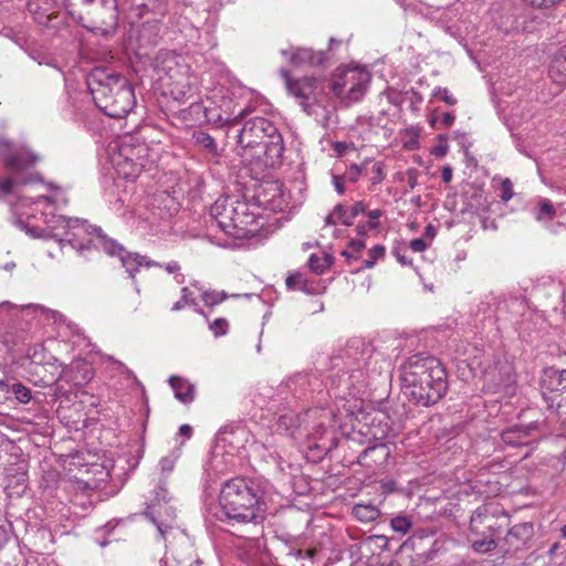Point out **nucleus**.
Here are the masks:
<instances>
[{
  "label": "nucleus",
  "mask_w": 566,
  "mask_h": 566,
  "mask_svg": "<svg viewBox=\"0 0 566 566\" xmlns=\"http://www.w3.org/2000/svg\"><path fill=\"white\" fill-rule=\"evenodd\" d=\"M237 138L238 155L243 163L264 168L282 164L283 137L270 119L260 116L248 119Z\"/></svg>",
  "instance_id": "obj_2"
},
{
  "label": "nucleus",
  "mask_w": 566,
  "mask_h": 566,
  "mask_svg": "<svg viewBox=\"0 0 566 566\" xmlns=\"http://www.w3.org/2000/svg\"><path fill=\"white\" fill-rule=\"evenodd\" d=\"M168 273H176L180 270V264L177 261H171L165 265Z\"/></svg>",
  "instance_id": "obj_62"
},
{
  "label": "nucleus",
  "mask_w": 566,
  "mask_h": 566,
  "mask_svg": "<svg viewBox=\"0 0 566 566\" xmlns=\"http://www.w3.org/2000/svg\"><path fill=\"white\" fill-rule=\"evenodd\" d=\"M112 363L114 366L113 367L114 370L118 371L122 375H125L126 378L136 379L134 373L129 368H127L123 363L115 360V359H113Z\"/></svg>",
  "instance_id": "obj_49"
},
{
  "label": "nucleus",
  "mask_w": 566,
  "mask_h": 566,
  "mask_svg": "<svg viewBox=\"0 0 566 566\" xmlns=\"http://www.w3.org/2000/svg\"><path fill=\"white\" fill-rule=\"evenodd\" d=\"M369 81L370 75L367 71L358 67L348 69L335 75L332 91L345 105H349L361 99Z\"/></svg>",
  "instance_id": "obj_10"
},
{
  "label": "nucleus",
  "mask_w": 566,
  "mask_h": 566,
  "mask_svg": "<svg viewBox=\"0 0 566 566\" xmlns=\"http://www.w3.org/2000/svg\"><path fill=\"white\" fill-rule=\"evenodd\" d=\"M113 252H105L111 256H117L122 265L126 269L132 277L135 276V273L139 269V260H143L142 255L138 253H130L125 250V248L115 241V247L112 249Z\"/></svg>",
  "instance_id": "obj_21"
},
{
  "label": "nucleus",
  "mask_w": 566,
  "mask_h": 566,
  "mask_svg": "<svg viewBox=\"0 0 566 566\" xmlns=\"http://www.w3.org/2000/svg\"><path fill=\"white\" fill-rule=\"evenodd\" d=\"M325 226H334L336 224L337 222V216L335 214V210L333 209V211L326 216L325 220Z\"/></svg>",
  "instance_id": "obj_63"
},
{
  "label": "nucleus",
  "mask_w": 566,
  "mask_h": 566,
  "mask_svg": "<svg viewBox=\"0 0 566 566\" xmlns=\"http://www.w3.org/2000/svg\"><path fill=\"white\" fill-rule=\"evenodd\" d=\"M370 163V160H365L361 165H350L343 175L346 181L355 184L364 172L367 174V166Z\"/></svg>",
  "instance_id": "obj_32"
},
{
  "label": "nucleus",
  "mask_w": 566,
  "mask_h": 566,
  "mask_svg": "<svg viewBox=\"0 0 566 566\" xmlns=\"http://www.w3.org/2000/svg\"><path fill=\"white\" fill-rule=\"evenodd\" d=\"M332 264V256L325 255V256H318L317 254L313 253L311 254L308 259V266L311 271H313L316 274H322L325 272L327 268Z\"/></svg>",
  "instance_id": "obj_28"
},
{
  "label": "nucleus",
  "mask_w": 566,
  "mask_h": 566,
  "mask_svg": "<svg viewBox=\"0 0 566 566\" xmlns=\"http://www.w3.org/2000/svg\"><path fill=\"white\" fill-rule=\"evenodd\" d=\"M0 154L4 156V167L12 172H22L34 167L40 156L28 147L13 148L11 140L0 137Z\"/></svg>",
  "instance_id": "obj_13"
},
{
  "label": "nucleus",
  "mask_w": 566,
  "mask_h": 566,
  "mask_svg": "<svg viewBox=\"0 0 566 566\" xmlns=\"http://www.w3.org/2000/svg\"><path fill=\"white\" fill-rule=\"evenodd\" d=\"M169 385L174 389L175 397L182 403H190L195 399V385L178 376L169 378Z\"/></svg>",
  "instance_id": "obj_22"
},
{
  "label": "nucleus",
  "mask_w": 566,
  "mask_h": 566,
  "mask_svg": "<svg viewBox=\"0 0 566 566\" xmlns=\"http://www.w3.org/2000/svg\"><path fill=\"white\" fill-rule=\"evenodd\" d=\"M211 217L216 226L231 237H244L250 231L248 226L255 221L249 203L237 198L218 199L211 207Z\"/></svg>",
  "instance_id": "obj_6"
},
{
  "label": "nucleus",
  "mask_w": 566,
  "mask_h": 566,
  "mask_svg": "<svg viewBox=\"0 0 566 566\" xmlns=\"http://www.w3.org/2000/svg\"><path fill=\"white\" fill-rule=\"evenodd\" d=\"M353 515L360 522L369 523L377 520L380 512L371 504H356L353 507Z\"/></svg>",
  "instance_id": "obj_25"
},
{
  "label": "nucleus",
  "mask_w": 566,
  "mask_h": 566,
  "mask_svg": "<svg viewBox=\"0 0 566 566\" xmlns=\"http://www.w3.org/2000/svg\"><path fill=\"white\" fill-rule=\"evenodd\" d=\"M333 185L335 187V190L337 191L338 195H344L345 193V182H346V179L345 177L342 175H333Z\"/></svg>",
  "instance_id": "obj_51"
},
{
  "label": "nucleus",
  "mask_w": 566,
  "mask_h": 566,
  "mask_svg": "<svg viewBox=\"0 0 566 566\" xmlns=\"http://www.w3.org/2000/svg\"><path fill=\"white\" fill-rule=\"evenodd\" d=\"M433 96L440 97L448 105L452 106L457 104V98L449 93L448 88L437 87L433 91Z\"/></svg>",
  "instance_id": "obj_45"
},
{
  "label": "nucleus",
  "mask_w": 566,
  "mask_h": 566,
  "mask_svg": "<svg viewBox=\"0 0 566 566\" xmlns=\"http://www.w3.org/2000/svg\"><path fill=\"white\" fill-rule=\"evenodd\" d=\"M506 513L493 503L479 506L471 515L469 530L472 539L471 547L476 553H489L496 548L495 537L501 533L507 522Z\"/></svg>",
  "instance_id": "obj_5"
},
{
  "label": "nucleus",
  "mask_w": 566,
  "mask_h": 566,
  "mask_svg": "<svg viewBox=\"0 0 566 566\" xmlns=\"http://www.w3.org/2000/svg\"><path fill=\"white\" fill-rule=\"evenodd\" d=\"M500 188H501L500 197H501L502 201L507 202L509 200H511L513 198V196H514L513 184L510 178L502 179Z\"/></svg>",
  "instance_id": "obj_43"
},
{
  "label": "nucleus",
  "mask_w": 566,
  "mask_h": 566,
  "mask_svg": "<svg viewBox=\"0 0 566 566\" xmlns=\"http://www.w3.org/2000/svg\"><path fill=\"white\" fill-rule=\"evenodd\" d=\"M298 427V418L294 413H285L279 417L277 428L290 430Z\"/></svg>",
  "instance_id": "obj_38"
},
{
  "label": "nucleus",
  "mask_w": 566,
  "mask_h": 566,
  "mask_svg": "<svg viewBox=\"0 0 566 566\" xmlns=\"http://www.w3.org/2000/svg\"><path fill=\"white\" fill-rule=\"evenodd\" d=\"M76 21L92 32L113 33L118 24L117 0H91Z\"/></svg>",
  "instance_id": "obj_8"
},
{
  "label": "nucleus",
  "mask_w": 566,
  "mask_h": 566,
  "mask_svg": "<svg viewBox=\"0 0 566 566\" xmlns=\"http://www.w3.org/2000/svg\"><path fill=\"white\" fill-rule=\"evenodd\" d=\"M382 212L381 210L379 209H375V210H370L367 212V216L369 218V221H368V227L370 229H376L378 228V219L381 217Z\"/></svg>",
  "instance_id": "obj_50"
},
{
  "label": "nucleus",
  "mask_w": 566,
  "mask_h": 566,
  "mask_svg": "<svg viewBox=\"0 0 566 566\" xmlns=\"http://www.w3.org/2000/svg\"><path fill=\"white\" fill-rule=\"evenodd\" d=\"M28 358L32 364L44 368V364L48 360L49 355L45 353V348L42 345H33L28 349Z\"/></svg>",
  "instance_id": "obj_30"
},
{
  "label": "nucleus",
  "mask_w": 566,
  "mask_h": 566,
  "mask_svg": "<svg viewBox=\"0 0 566 566\" xmlns=\"http://www.w3.org/2000/svg\"><path fill=\"white\" fill-rule=\"evenodd\" d=\"M452 168L450 166H444L441 170V179L444 184H449L452 180Z\"/></svg>",
  "instance_id": "obj_56"
},
{
  "label": "nucleus",
  "mask_w": 566,
  "mask_h": 566,
  "mask_svg": "<svg viewBox=\"0 0 566 566\" xmlns=\"http://www.w3.org/2000/svg\"><path fill=\"white\" fill-rule=\"evenodd\" d=\"M432 154L437 157H443L447 154V146H436L432 150Z\"/></svg>",
  "instance_id": "obj_64"
},
{
  "label": "nucleus",
  "mask_w": 566,
  "mask_h": 566,
  "mask_svg": "<svg viewBox=\"0 0 566 566\" xmlns=\"http://www.w3.org/2000/svg\"><path fill=\"white\" fill-rule=\"evenodd\" d=\"M264 495L260 482L237 476L223 483L219 503L221 513L231 525H260L264 520L261 500Z\"/></svg>",
  "instance_id": "obj_3"
},
{
  "label": "nucleus",
  "mask_w": 566,
  "mask_h": 566,
  "mask_svg": "<svg viewBox=\"0 0 566 566\" xmlns=\"http://www.w3.org/2000/svg\"><path fill=\"white\" fill-rule=\"evenodd\" d=\"M285 284L289 290H304L305 281L303 280V275L301 273H293L286 277Z\"/></svg>",
  "instance_id": "obj_42"
},
{
  "label": "nucleus",
  "mask_w": 566,
  "mask_h": 566,
  "mask_svg": "<svg viewBox=\"0 0 566 566\" xmlns=\"http://www.w3.org/2000/svg\"><path fill=\"white\" fill-rule=\"evenodd\" d=\"M15 224L19 226L21 229H24L32 237L39 235L38 232L33 228H29L28 224L21 219H17Z\"/></svg>",
  "instance_id": "obj_59"
},
{
  "label": "nucleus",
  "mask_w": 566,
  "mask_h": 566,
  "mask_svg": "<svg viewBox=\"0 0 566 566\" xmlns=\"http://www.w3.org/2000/svg\"><path fill=\"white\" fill-rule=\"evenodd\" d=\"M534 8H549L560 2L562 0H522Z\"/></svg>",
  "instance_id": "obj_47"
},
{
  "label": "nucleus",
  "mask_w": 566,
  "mask_h": 566,
  "mask_svg": "<svg viewBox=\"0 0 566 566\" xmlns=\"http://www.w3.org/2000/svg\"><path fill=\"white\" fill-rule=\"evenodd\" d=\"M539 384L548 408L559 410L566 406V369L545 368Z\"/></svg>",
  "instance_id": "obj_12"
},
{
  "label": "nucleus",
  "mask_w": 566,
  "mask_h": 566,
  "mask_svg": "<svg viewBox=\"0 0 566 566\" xmlns=\"http://www.w3.org/2000/svg\"><path fill=\"white\" fill-rule=\"evenodd\" d=\"M142 258H143V260H139V268L140 266H146V268H153V266L161 268L163 266L160 263L153 261L145 255H142Z\"/></svg>",
  "instance_id": "obj_57"
},
{
  "label": "nucleus",
  "mask_w": 566,
  "mask_h": 566,
  "mask_svg": "<svg viewBox=\"0 0 566 566\" xmlns=\"http://www.w3.org/2000/svg\"><path fill=\"white\" fill-rule=\"evenodd\" d=\"M38 180H41V177L38 174L34 176H31V178H29V179H18V180H13L12 178L0 179V193H2V195L11 193L13 190L14 184L25 185L28 182L38 181Z\"/></svg>",
  "instance_id": "obj_34"
},
{
  "label": "nucleus",
  "mask_w": 566,
  "mask_h": 566,
  "mask_svg": "<svg viewBox=\"0 0 566 566\" xmlns=\"http://www.w3.org/2000/svg\"><path fill=\"white\" fill-rule=\"evenodd\" d=\"M112 363L114 366L113 367L114 370L118 371L122 375H125L126 378L136 379L134 373L129 368H127L123 363L115 360V359H113Z\"/></svg>",
  "instance_id": "obj_48"
},
{
  "label": "nucleus",
  "mask_w": 566,
  "mask_h": 566,
  "mask_svg": "<svg viewBox=\"0 0 566 566\" xmlns=\"http://www.w3.org/2000/svg\"><path fill=\"white\" fill-rule=\"evenodd\" d=\"M6 390L12 392L15 399L22 403H28L32 398L31 390L21 382L9 384V389Z\"/></svg>",
  "instance_id": "obj_31"
},
{
  "label": "nucleus",
  "mask_w": 566,
  "mask_h": 566,
  "mask_svg": "<svg viewBox=\"0 0 566 566\" xmlns=\"http://www.w3.org/2000/svg\"><path fill=\"white\" fill-rule=\"evenodd\" d=\"M386 249L384 245L377 244L368 251V259L363 261L359 270L371 269L376 262L385 256Z\"/></svg>",
  "instance_id": "obj_33"
},
{
  "label": "nucleus",
  "mask_w": 566,
  "mask_h": 566,
  "mask_svg": "<svg viewBox=\"0 0 566 566\" xmlns=\"http://www.w3.org/2000/svg\"><path fill=\"white\" fill-rule=\"evenodd\" d=\"M348 145L346 143H343V142H337L335 143L334 145V150L336 151V154L338 156H344L348 149Z\"/></svg>",
  "instance_id": "obj_58"
},
{
  "label": "nucleus",
  "mask_w": 566,
  "mask_h": 566,
  "mask_svg": "<svg viewBox=\"0 0 566 566\" xmlns=\"http://www.w3.org/2000/svg\"><path fill=\"white\" fill-rule=\"evenodd\" d=\"M45 366H48L50 375L43 376L40 381L43 386L55 384L62 376L61 364L55 357L49 355L48 360L44 364V367Z\"/></svg>",
  "instance_id": "obj_26"
},
{
  "label": "nucleus",
  "mask_w": 566,
  "mask_h": 566,
  "mask_svg": "<svg viewBox=\"0 0 566 566\" xmlns=\"http://www.w3.org/2000/svg\"><path fill=\"white\" fill-rule=\"evenodd\" d=\"M389 457L390 449L388 444L375 443L363 450L358 457V463L371 470H377L388 462Z\"/></svg>",
  "instance_id": "obj_17"
},
{
  "label": "nucleus",
  "mask_w": 566,
  "mask_h": 566,
  "mask_svg": "<svg viewBox=\"0 0 566 566\" xmlns=\"http://www.w3.org/2000/svg\"><path fill=\"white\" fill-rule=\"evenodd\" d=\"M335 214L337 216V221H340L345 226H350L353 223L354 218L349 213V209H346L343 205H336L334 207Z\"/></svg>",
  "instance_id": "obj_41"
},
{
  "label": "nucleus",
  "mask_w": 566,
  "mask_h": 566,
  "mask_svg": "<svg viewBox=\"0 0 566 566\" xmlns=\"http://www.w3.org/2000/svg\"><path fill=\"white\" fill-rule=\"evenodd\" d=\"M27 9L33 20L42 27L57 29L63 23L57 0H29Z\"/></svg>",
  "instance_id": "obj_14"
},
{
  "label": "nucleus",
  "mask_w": 566,
  "mask_h": 566,
  "mask_svg": "<svg viewBox=\"0 0 566 566\" xmlns=\"http://www.w3.org/2000/svg\"><path fill=\"white\" fill-rule=\"evenodd\" d=\"M91 0H64V7L66 12L75 20L78 19L81 13Z\"/></svg>",
  "instance_id": "obj_35"
},
{
  "label": "nucleus",
  "mask_w": 566,
  "mask_h": 566,
  "mask_svg": "<svg viewBox=\"0 0 566 566\" xmlns=\"http://www.w3.org/2000/svg\"><path fill=\"white\" fill-rule=\"evenodd\" d=\"M117 155L126 160L142 163L144 166L149 163V148L137 135H125L119 142Z\"/></svg>",
  "instance_id": "obj_16"
},
{
  "label": "nucleus",
  "mask_w": 566,
  "mask_h": 566,
  "mask_svg": "<svg viewBox=\"0 0 566 566\" xmlns=\"http://www.w3.org/2000/svg\"><path fill=\"white\" fill-rule=\"evenodd\" d=\"M555 214L556 210L553 203L548 199H541L535 212V219L537 221H548L552 220Z\"/></svg>",
  "instance_id": "obj_27"
},
{
  "label": "nucleus",
  "mask_w": 566,
  "mask_h": 566,
  "mask_svg": "<svg viewBox=\"0 0 566 566\" xmlns=\"http://www.w3.org/2000/svg\"><path fill=\"white\" fill-rule=\"evenodd\" d=\"M314 555H315V551H313V549H308L306 552L297 549V551L294 552V556L296 558H304V557L313 558Z\"/></svg>",
  "instance_id": "obj_61"
},
{
  "label": "nucleus",
  "mask_w": 566,
  "mask_h": 566,
  "mask_svg": "<svg viewBox=\"0 0 566 566\" xmlns=\"http://www.w3.org/2000/svg\"><path fill=\"white\" fill-rule=\"evenodd\" d=\"M168 490L166 488V483L165 482H160V484L158 485V488L155 490V497L154 500L151 501V503H165L167 504V501H170L171 499L168 497Z\"/></svg>",
  "instance_id": "obj_44"
},
{
  "label": "nucleus",
  "mask_w": 566,
  "mask_h": 566,
  "mask_svg": "<svg viewBox=\"0 0 566 566\" xmlns=\"http://www.w3.org/2000/svg\"><path fill=\"white\" fill-rule=\"evenodd\" d=\"M537 429L535 422L528 424H518L504 430L501 433L502 441L512 447L526 446L528 444V438L532 431Z\"/></svg>",
  "instance_id": "obj_18"
},
{
  "label": "nucleus",
  "mask_w": 566,
  "mask_h": 566,
  "mask_svg": "<svg viewBox=\"0 0 566 566\" xmlns=\"http://www.w3.org/2000/svg\"><path fill=\"white\" fill-rule=\"evenodd\" d=\"M87 86L95 105L108 117L122 118L135 106L134 90L128 80L106 67L92 70Z\"/></svg>",
  "instance_id": "obj_4"
},
{
  "label": "nucleus",
  "mask_w": 566,
  "mask_h": 566,
  "mask_svg": "<svg viewBox=\"0 0 566 566\" xmlns=\"http://www.w3.org/2000/svg\"><path fill=\"white\" fill-rule=\"evenodd\" d=\"M282 54L289 56L290 62L296 66L306 64L313 66L321 65L326 60V55L323 51L314 52L311 49L304 48L296 49L291 53L283 50Z\"/></svg>",
  "instance_id": "obj_19"
},
{
  "label": "nucleus",
  "mask_w": 566,
  "mask_h": 566,
  "mask_svg": "<svg viewBox=\"0 0 566 566\" xmlns=\"http://www.w3.org/2000/svg\"><path fill=\"white\" fill-rule=\"evenodd\" d=\"M390 526L395 532L406 535L410 531L412 523L409 517L398 515L391 518Z\"/></svg>",
  "instance_id": "obj_36"
},
{
  "label": "nucleus",
  "mask_w": 566,
  "mask_h": 566,
  "mask_svg": "<svg viewBox=\"0 0 566 566\" xmlns=\"http://www.w3.org/2000/svg\"><path fill=\"white\" fill-rule=\"evenodd\" d=\"M402 392L416 406L431 407L447 394L449 384L441 361L424 354H415L400 367Z\"/></svg>",
  "instance_id": "obj_1"
},
{
  "label": "nucleus",
  "mask_w": 566,
  "mask_h": 566,
  "mask_svg": "<svg viewBox=\"0 0 566 566\" xmlns=\"http://www.w3.org/2000/svg\"><path fill=\"white\" fill-rule=\"evenodd\" d=\"M365 210H366L365 202L364 201H357L349 209V213L355 219L359 213H364Z\"/></svg>",
  "instance_id": "obj_54"
},
{
  "label": "nucleus",
  "mask_w": 566,
  "mask_h": 566,
  "mask_svg": "<svg viewBox=\"0 0 566 566\" xmlns=\"http://www.w3.org/2000/svg\"><path fill=\"white\" fill-rule=\"evenodd\" d=\"M427 248H428V243L421 238L413 239L410 242V249L413 252H423Z\"/></svg>",
  "instance_id": "obj_53"
},
{
  "label": "nucleus",
  "mask_w": 566,
  "mask_h": 566,
  "mask_svg": "<svg viewBox=\"0 0 566 566\" xmlns=\"http://www.w3.org/2000/svg\"><path fill=\"white\" fill-rule=\"evenodd\" d=\"M280 74L285 82L289 93L298 101L303 111L307 114H313V107L318 102L321 93L318 80L308 76L293 80L290 72L285 69H281Z\"/></svg>",
  "instance_id": "obj_11"
},
{
  "label": "nucleus",
  "mask_w": 566,
  "mask_h": 566,
  "mask_svg": "<svg viewBox=\"0 0 566 566\" xmlns=\"http://www.w3.org/2000/svg\"><path fill=\"white\" fill-rule=\"evenodd\" d=\"M533 536V525L531 523H520L512 526L504 541L509 548L518 551Z\"/></svg>",
  "instance_id": "obj_20"
},
{
  "label": "nucleus",
  "mask_w": 566,
  "mask_h": 566,
  "mask_svg": "<svg viewBox=\"0 0 566 566\" xmlns=\"http://www.w3.org/2000/svg\"><path fill=\"white\" fill-rule=\"evenodd\" d=\"M348 248L358 255L366 248L365 239L358 238L350 240Z\"/></svg>",
  "instance_id": "obj_52"
},
{
  "label": "nucleus",
  "mask_w": 566,
  "mask_h": 566,
  "mask_svg": "<svg viewBox=\"0 0 566 566\" xmlns=\"http://www.w3.org/2000/svg\"><path fill=\"white\" fill-rule=\"evenodd\" d=\"M145 515L156 525L163 539H166L168 533L177 526L176 509L170 504V501H167V504L150 503L145 511Z\"/></svg>",
  "instance_id": "obj_15"
},
{
  "label": "nucleus",
  "mask_w": 566,
  "mask_h": 566,
  "mask_svg": "<svg viewBox=\"0 0 566 566\" xmlns=\"http://www.w3.org/2000/svg\"><path fill=\"white\" fill-rule=\"evenodd\" d=\"M202 301L207 306H214L220 304L217 291H206L202 293Z\"/></svg>",
  "instance_id": "obj_46"
},
{
  "label": "nucleus",
  "mask_w": 566,
  "mask_h": 566,
  "mask_svg": "<svg viewBox=\"0 0 566 566\" xmlns=\"http://www.w3.org/2000/svg\"><path fill=\"white\" fill-rule=\"evenodd\" d=\"M228 327L229 323L226 318H216L209 325V328L211 329L216 337L226 335L228 332Z\"/></svg>",
  "instance_id": "obj_40"
},
{
  "label": "nucleus",
  "mask_w": 566,
  "mask_h": 566,
  "mask_svg": "<svg viewBox=\"0 0 566 566\" xmlns=\"http://www.w3.org/2000/svg\"><path fill=\"white\" fill-rule=\"evenodd\" d=\"M186 305L189 306H197L196 300L192 297V293L188 287L181 289V297L179 301H177L172 307L171 311L178 312L181 311Z\"/></svg>",
  "instance_id": "obj_37"
},
{
  "label": "nucleus",
  "mask_w": 566,
  "mask_h": 566,
  "mask_svg": "<svg viewBox=\"0 0 566 566\" xmlns=\"http://www.w3.org/2000/svg\"><path fill=\"white\" fill-rule=\"evenodd\" d=\"M454 119H455L454 114H453V113L448 112V113H444V114L442 115V117H441V123H442L446 127H448V126H451V125L453 124Z\"/></svg>",
  "instance_id": "obj_60"
},
{
  "label": "nucleus",
  "mask_w": 566,
  "mask_h": 566,
  "mask_svg": "<svg viewBox=\"0 0 566 566\" xmlns=\"http://www.w3.org/2000/svg\"><path fill=\"white\" fill-rule=\"evenodd\" d=\"M157 66L167 74L169 80L167 85L170 87L174 99L180 103L189 102L190 106L198 103L197 87L190 83L185 73L179 72L178 57L175 54L170 52L163 54V60Z\"/></svg>",
  "instance_id": "obj_9"
},
{
  "label": "nucleus",
  "mask_w": 566,
  "mask_h": 566,
  "mask_svg": "<svg viewBox=\"0 0 566 566\" xmlns=\"http://www.w3.org/2000/svg\"><path fill=\"white\" fill-rule=\"evenodd\" d=\"M64 237L60 239L61 248L70 245L76 250L80 255L87 258L86 252L93 250H103L104 252H113L115 240L107 238L101 229H97L86 221L78 219L67 220Z\"/></svg>",
  "instance_id": "obj_7"
},
{
  "label": "nucleus",
  "mask_w": 566,
  "mask_h": 566,
  "mask_svg": "<svg viewBox=\"0 0 566 566\" xmlns=\"http://www.w3.org/2000/svg\"><path fill=\"white\" fill-rule=\"evenodd\" d=\"M407 182L410 189H415L418 185V171L416 169H409L407 171Z\"/></svg>",
  "instance_id": "obj_55"
},
{
  "label": "nucleus",
  "mask_w": 566,
  "mask_h": 566,
  "mask_svg": "<svg viewBox=\"0 0 566 566\" xmlns=\"http://www.w3.org/2000/svg\"><path fill=\"white\" fill-rule=\"evenodd\" d=\"M113 160L118 176L129 180L136 179L146 168V166H144L142 163L126 160V158H123L118 155H116Z\"/></svg>",
  "instance_id": "obj_23"
},
{
  "label": "nucleus",
  "mask_w": 566,
  "mask_h": 566,
  "mask_svg": "<svg viewBox=\"0 0 566 566\" xmlns=\"http://www.w3.org/2000/svg\"><path fill=\"white\" fill-rule=\"evenodd\" d=\"M549 75L558 83H566V46L555 54L549 66Z\"/></svg>",
  "instance_id": "obj_24"
},
{
  "label": "nucleus",
  "mask_w": 566,
  "mask_h": 566,
  "mask_svg": "<svg viewBox=\"0 0 566 566\" xmlns=\"http://www.w3.org/2000/svg\"><path fill=\"white\" fill-rule=\"evenodd\" d=\"M196 143L205 148L207 151H209L213 156H218V145L214 140V138L205 132H199L195 135Z\"/></svg>",
  "instance_id": "obj_29"
},
{
  "label": "nucleus",
  "mask_w": 566,
  "mask_h": 566,
  "mask_svg": "<svg viewBox=\"0 0 566 566\" xmlns=\"http://www.w3.org/2000/svg\"><path fill=\"white\" fill-rule=\"evenodd\" d=\"M386 174L384 170V164L381 161L373 163L371 169H370V182L373 185H378L382 182L385 179Z\"/></svg>",
  "instance_id": "obj_39"
}]
</instances>
